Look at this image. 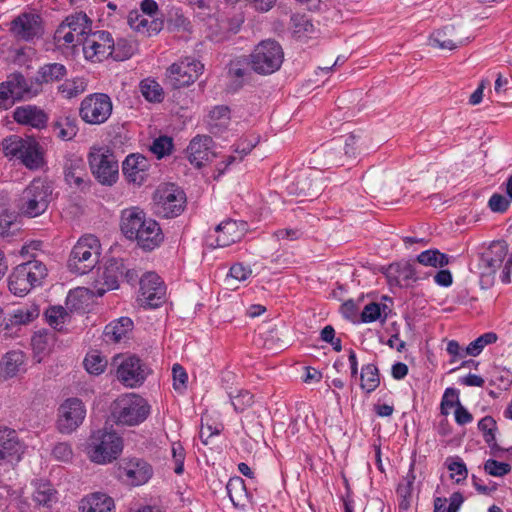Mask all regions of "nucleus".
Instances as JSON below:
<instances>
[{"label":"nucleus","instance_id":"1","mask_svg":"<svg viewBox=\"0 0 512 512\" xmlns=\"http://www.w3.org/2000/svg\"><path fill=\"white\" fill-rule=\"evenodd\" d=\"M120 228L127 239L135 240L144 251H152L164 240L158 222L147 218L143 210L132 207L122 211Z\"/></svg>","mask_w":512,"mask_h":512},{"label":"nucleus","instance_id":"2","mask_svg":"<svg viewBox=\"0 0 512 512\" xmlns=\"http://www.w3.org/2000/svg\"><path fill=\"white\" fill-rule=\"evenodd\" d=\"M52 199V183L47 179L35 178L21 192L17 208L21 215L34 218L46 212Z\"/></svg>","mask_w":512,"mask_h":512},{"label":"nucleus","instance_id":"3","mask_svg":"<svg viewBox=\"0 0 512 512\" xmlns=\"http://www.w3.org/2000/svg\"><path fill=\"white\" fill-rule=\"evenodd\" d=\"M362 301L355 302L350 299L344 302L340 308L343 317L354 319L359 316L358 320H386L396 315L394 299L387 295L371 300L361 308Z\"/></svg>","mask_w":512,"mask_h":512},{"label":"nucleus","instance_id":"4","mask_svg":"<svg viewBox=\"0 0 512 512\" xmlns=\"http://www.w3.org/2000/svg\"><path fill=\"white\" fill-rule=\"evenodd\" d=\"M123 450L122 438L112 430L99 429L89 437L87 454L96 464H108L116 460Z\"/></svg>","mask_w":512,"mask_h":512},{"label":"nucleus","instance_id":"5","mask_svg":"<svg viewBox=\"0 0 512 512\" xmlns=\"http://www.w3.org/2000/svg\"><path fill=\"white\" fill-rule=\"evenodd\" d=\"M42 91L34 87L33 80H28L21 72H13L0 83V111L12 108L17 102L30 100Z\"/></svg>","mask_w":512,"mask_h":512},{"label":"nucleus","instance_id":"6","mask_svg":"<svg viewBox=\"0 0 512 512\" xmlns=\"http://www.w3.org/2000/svg\"><path fill=\"white\" fill-rule=\"evenodd\" d=\"M101 244L98 238L88 234L81 237L74 245L68 259L71 272L84 275L92 271L99 262Z\"/></svg>","mask_w":512,"mask_h":512},{"label":"nucleus","instance_id":"7","mask_svg":"<svg viewBox=\"0 0 512 512\" xmlns=\"http://www.w3.org/2000/svg\"><path fill=\"white\" fill-rule=\"evenodd\" d=\"M150 409L146 399L135 393H128L114 401L112 416L117 424L135 426L147 419Z\"/></svg>","mask_w":512,"mask_h":512},{"label":"nucleus","instance_id":"8","mask_svg":"<svg viewBox=\"0 0 512 512\" xmlns=\"http://www.w3.org/2000/svg\"><path fill=\"white\" fill-rule=\"evenodd\" d=\"M248 58L249 65L255 73L270 75L281 68L284 51L277 41L267 39L257 44Z\"/></svg>","mask_w":512,"mask_h":512},{"label":"nucleus","instance_id":"9","mask_svg":"<svg viewBox=\"0 0 512 512\" xmlns=\"http://www.w3.org/2000/svg\"><path fill=\"white\" fill-rule=\"evenodd\" d=\"M91 297L87 289L71 290L64 305H50L43 310V320H60L83 316L90 305Z\"/></svg>","mask_w":512,"mask_h":512},{"label":"nucleus","instance_id":"10","mask_svg":"<svg viewBox=\"0 0 512 512\" xmlns=\"http://www.w3.org/2000/svg\"><path fill=\"white\" fill-rule=\"evenodd\" d=\"M153 199L155 213L164 218L177 217L186 207V194L174 184L158 188Z\"/></svg>","mask_w":512,"mask_h":512},{"label":"nucleus","instance_id":"11","mask_svg":"<svg viewBox=\"0 0 512 512\" xmlns=\"http://www.w3.org/2000/svg\"><path fill=\"white\" fill-rule=\"evenodd\" d=\"M112 110L113 104L107 94L92 93L81 101L79 116L87 124L100 125L109 119Z\"/></svg>","mask_w":512,"mask_h":512},{"label":"nucleus","instance_id":"12","mask_svg":"<svg viewBox=\"0 0 512 512\" xmlns=\"http://www.w3.org/2000/svg\"><path fill=\"white\" fill-rule=\"evenodd\" d=\"M113 365L117 366V379L126 387L134 388L143 384L150 370L148 366L137 356L113 358Z\"/></svg>","mask_w":512,"mask_h":512},{"label":"nucleus","instance_id":"13","mask_svg":"<svg viewBox=\"0 0 512 512\" xmlns=\"http://www.w3.org/2000/svg\"><path fill=\"white\" fill-rule=\"evenodd\" d=\"M139 305L144 309H155L166 301V286L155 272L145 273L139 281Z\"/></svg>","mask_w":512,"mask_h":512},{"label":"nucleus","instance_id":"14","mask_svg":"<svg viewBox=\"0 0 512 512\" xmlns=\"http://www.w3.org/2000/svg\"><path fill=\"white\" fill-rule=\"evenodd\" d=\"M89 165L99 183L111 186L117 181L118 161L109 150L100 148L90 152Z\"/></svg>","mask_w":512,"mask_h":512},{"label":"nucleus","instance_id":"15","mask_svg":"<svg viewBox=\"0 0 512 512\" xmlns=\"http://www.w3.org/2000/svg\"><path fill=\"white\" fill-rule=\"evenodd\" d=\"M471 41L468 29L462 23L447 24L433 32L429 37V44L439 49L454 50Z\"/></svg>","mask_w":512,"mask_h":512},{"label":"nucleus","instance_id":"16","mask_svg":"<svg viewBox=\"0 0 512 512\" xmlns=\"http://www.w3.org/2000/svg\"><path fill=\"white\" fill-rule=\"evenodd\" d=\"M202 70L203 65L198 60L186 57L167 69L166 82L173 89H179L194 83Z\"/></svg>","mask_w":512,"mask_h":512},{"label":"nucleus","instance_id":"17","mask_svg":"<svg viewBox=\"0 0 512 512\" xmlns=\"http://www.w3.org/2000/svg\"><path fill=\"white\" fill-rule=\"evenodd\" d=\"M86 409L79 398H68L58 408L57 428L63 434L75 431L84 421Z\"/></svg>","mask_w":512,"mask_h":512},{"label":"nucleus","instance_id":"18","mask_svg":"<svg viewBox=\"0 0 512 512\" xmlns=\"http://www.w3.org/2000/svg\"><path fill=\"white\" fill-rule=\"evenodd\" d=\"M81 45L86 59L101 62L113 52L111 47H114V40L109 32L100 30L91 32L82 39Z\"/></svg>","mask_w":512,"mask_h":512},{"label":"nucleus","instance_id":"19","mask_svg":"<svg viewBox=\"0 0 512 512\" xmlns=\"http://www.w3.org/2000/svg\"><path fill=\"white\" fill-rule=\"evenodd\" d=\"M9 32L17 40L31 41L43 34V21L35 13H22L10 22Z\"/></svg>","mask_w":512,"mask_h":512},{"label":"nucleus","instance_id":"20","mask_svg":"<svg viewBox=\"0 0 512 512\" xmlns=\"http://www.w3.org/2000/svg\"><path fill=\"white\" fill-rule=\"evenodd\" d=\"M13 119L19 125L43 130L48 126L49 115L41 107L27 104L14 109Z\"/></svg>","mask_w":512,"mask_h":512},{"label":"nucleus","instance_id":"21","mask_svg":"<svg viewBox=\"0 0 512 512\" xmlns=\"http://www.w3.org/2000/svg\"><path fill=\"white\" fill-rule=\"evenodd\" d=\"M23 445L14 429L0 428V466L19 461Z\"/></svg>","mask_w":512,"mask_h":512},{"label":"nucleus","instance_id":"22","mask_svg":"<svg viewBox=\"0 0 512 512\" xmlns=\"http://www.w3.org/2000/svg\"><path fill=\"white\" fill-rule=\"evenodd\" d=\"M213 139L208 135H197L187 147L188 160L196 168H201L213 157Z\"/></svg>","mask_w":512,"mask_h":512},{"label":"nucleus","instance_id":"23","mask_svg":"<svg viewBox=\"0 0 512 512\" xmlns=\"http://www.w3.org/2000/svg\"><path fill=\"white\" fill-rule=\"evenodd\" d=\"M64 179L73 188L84 191L89 188V176L82 158L71 157L64 163Z\"/></svg>","mask_w":512,"mask_h":512},{"label":"nucleus","instance_id":"24","mask_svg":"<svg viewBox=\"0 0 512 512\" xmlns=\"http://www.w3.org/2000/svg\"><path fill=\"white\" fill-rule=\"evenodd\" d=\"M149 160L141 154H131L122 164V172L129 183L142 185L148 176Z\"/></svg>","mask_w":512,"mask_h":512},{"label":"nucleus","instance_id":"25","mask_svg":"<svg viewBox=\"0 0 512 512\" xmlns=\"http://www.w3.org/2000/svg\"><path fill=\"white\" fill-rule=\"evenodd\" d=\"M246 232V223L237 222L235 220H226L221 222L215 228L216 233V247H227L238 241L244 236Z\"/></svg>","mask_w":512,"mask_h":512},{"label":"nucleus","instance_id":"26","mask_svg":"<svg viewBox=\"0 0 512 512\" xmlns=\"http://www.w3.org/2000/svg\"><path fill=\"white\" fill-rule=\"evenodd\" d=\"M26 360V355L21 350H11L5 353L0 361V382L25 373Z\"/></svg>","mask_w":512,"mask_h":512},{"label":"nucleus","instance_id":"27","mask_svg":"<svg viewBox=\"0 0 512 512\" xmlns=\"http://www.w3.org/2000/svg\"><path fill=\"white\" fill-rule=\"evenodd\" d=\"M50 127L56 137L62 141H70L78 133L77 119L69 112H62L57 115Z\"/></svg>","mask_w":512,"mask_h":512},{"label":"nucleus","instance_id":"28","mask_svg":"<svg viewBox=\"0 0 512 512\" xmlns=\"http://www.w3.org/2000/svg\"><path fill=\"white\" fill-rule=\"evenodd\" d=\"M114 508V500L101 492L91 493L79 503L80 512H114Z\"/></svg>","mask_w":512,"mask_h":512},{"label":"nucleus","instance_id":"29","mask_svg":"<svg viewBox=\"0 0 512 512\" xmlns=\"http://www.w3.org/2000/svg\"><path fill=\"white\" fill-rule=\"evenodd\" d=\"M67 75V68L61 63L44 64L37 71V75L33 81L34 87L42 89L43 84H51L59 82Z\"/></svg>","mask_w":512,"mask_h":512},{"label":"nucleus","instance_id":"30","mask_svg":"<svg viewBox=\"0 0 512 512\" xmlns=\"http://www.w3.org/2000/svg\"><path fill=\"white\" fill-rule=\"evenodd\" d=\"M127 481L134 486L145 484L152 475L151 466L140 459L129 461L124 468Z\"/></svg>","mask_w":512,"mask_h":512},{"label":"nucleus","instance_id":"31","mask_svg":"<svg viewBox=\"0 0 512 512\" xmlns=\"http://www.w3.org/2000/svg\"><path fill=\"white\" fill-rule=\"evenodd\" d=\"M508 254V244L504 240L493 241L483 254L482 261L491 272L499 269Z\"/></svg>","mask_w":512,"mask_h":512},{"label":"nucleus","instance_id":"32","mask_svg":"<svg viewBox=\"0 0 512 512\" xmlns=\"http://www.w3.org/2000/svg\"><path fill=\"white\" fill-rule=\"evenodd\" d=\"M33 487L32 500L35 505L51 508L58 502V492L50 482L38 480L33 482Z\"/></svg>","mask_w":512,"mask_h":512},{"label":"nucleus","instance_id":"33","mask_svg":"<svg viewBox=\"0 0 512 512\" xmlns=\"http://www.w3.org/2000/svg\"><path fill=\"white\" fill-rule=\"evenodd\" d=\"M127 21L133 30L147 37L157 34L163 28L162 21L154 19L149 22L148 19L137 10H133L129 13Z\"/></svg>","mask_w":512,"mask_h":512},{"label":"nucleus","instance_id":"34","mask_svg":"<svg viewBox=\"0 0 512 512\" xmlns=\"http://www.w3.org/2000/svg\"><path fill=\"white\" fill-rule=\"evenodd\" d=\"M17 268L18 271L25 274L24 278H27L31 288L42 285L48 273L45 264L36 259L19 264Z\"/></svg>","mask_w":512,"mask_h":512},{"label":"nucleus","instance_id":"35","mask_svg":"<svg viewBox=\"0 0 512 512\" xmlns=\"http://www.w3.org/2000/svg\"><path fill=\"white\" fill-rule=\"evenodd\" d=\"M123 270L124 266L121 262L117 260H111L100 276V280L106 289L99 288L97 289L96 294L98 296H102L106 290L117 289L119 287V279L123 276L124 273Z\"/></svg>","mask_w":512,"mask_h":512},{"label":"nucleus","instance_id":"36","mask_svg":"<svg viewBox=\"0 0 512 512\" xmlns=\"http://www.w3.org/2000/svg\"><path fill=\"white\" fill-rule=\"evenodd\" d=\"M64 20L66 21L69 30H71L78 39L77 43L79 45L82 44V39H85L86 36H88L92 32L91 20L83 12H76L74 14H71L67 16Z\"/></svg>","mask_w":512,"mask_h":512},{"label":"nucleus","instance_id":"37","mask_svg":"<svg viewBox=\"0 0 512 512\" xmlns=\"http://www.w3.org/2000/svg\"><path fill=\"white\" fill-rule=\"evenodd\" d=\"M54 340V333L46 330H40L33 335L31 345L36 362L40 363L43 357L50 352Z\"/></svg>","mask_w":512,"mask_h":512},{"label":"nucleus","instance_id":"38","mask_svg":"<svg viewBox=\"0 0 512 512\" xmlns=\"http://www.w3.org/2000/svg\"><path fill=\"white\" fill-rule=\"evenodd\" d=\"M19 159L30 170L41 168L44 164V158L39 143L28 141Z\"/></svg>","mask_w":512,"mask_h":512},{"label":"nucleus","instance_id":"39","mask_svg":"<svg viewBox=\"0 0 512 512\" xmlns=\"http://www.w3.org/2000/svg\"><path fill=\"white\" fill-rule=\"evenodd\" d=\"M478 429L482 432L485 443L490 447L493 454L502 451L496 442L497 424L492 416H485L478 422Z\"/></svg>","mask_w":512,"mask_h":512},{"label":"nucleus","instance_id":"40","mask_svg":"<svg viewBox=\"0 0 512 512\" xmlns=\"http://www.w3.org/2000/svg\"><path fill=\"white\" fill-rule=\"evenodd\" d=\"M134 322H109L103 331L104 338L107 342L118 343L125 339L129 332L133 329Z\"/></svg>","mask_w":512,"mask_h":512},{"label":"nucleus","instance_id":"41","mask_svg":"<svg viewBox=\"0 0 512 512\" xmlns=\"http://www.w3.org/2000/svg\"><path fill=\"white\" fill-rule=\"evenodd\" d=\"M345 146L339 140V138H335L329 143H327L324 147V154L329 161V163L334 164L336 166H344L349 159L348 156L344 155Z\"/></svg>","mask_w":512,"mask_h":512},{"label":"nucleus","instance_id":"42","mask_svg":"<svg viewBox=\"0 0 512 512\" xmlns=\"http://www.w3.org/2000/svg\"><path fill=\"white\" fill-rule=\"evenodd\" d=\"M360 379V386L364 391H366V393L375 391L380 385V377L377 366L374 364L364 365L362 367Z\"/></svg>","mask_w":512,"mask_h":512},{"label":"nucleus","instance_id":"43","mask_svg":"<svg viewBox=\"0 0 512 512\" xmlns=\"http://www.w3.org/2000/svg\"><path fill=\"white\" fill-rule=\"evenodd\" d=\"M87 88L86 80L82 77L66 79L58 86V92L67 99L77 97L82 94Z\"/></svg>","mask_w":512,"mask_h":512},{"label":"nucleus","instance_id":"44","mask_svg":"<svg viewBox=\"0 0 512 512\" xmlns=\"http://www.w3.org/2000/svg\"><path fill=\"white\" fill-rule=\"evenodd\" d=\"M296 185L298 186V194L306 197H314L322 189L319 178L304 174L297 177Z\"/></svg>","mask_w":512,"mask_h":512},{"label":"nucleus","instance_id":"45","mask_svg":"<svg viewBox=\"0 0 512 512\" xmlns=\"http://www.w3.org/2000/svg\"><path fill=\"white\" fill-rule=\"evenodd\" d=\"M140 90L143 97L149 102L160 103L164 99L163 88L154 79L146 78L142 80Z\"/></svg>","mask_w":512,"mask_h":512},{"label":"nucleus","instance_id":"46","mask_svg":"<svg viewBox=\"0 0 512 512\" xmlns=\"http://www.w3.org/2000/svg\"><path fill=\"white\" fill-rule=\"evenodd\" d=\"M418 263L425 265V266H431V267H444L448 265L449 263V257L448 255L441 253L437 249H429L426 251L421 252L417 256Z\"/></svg>","mask_w":512,"mask_h":512},{"label":"nucleus","instance_id":"47","mask_svg":"<svg viewBox=\"0 0 512 512\" xmlns=\"http://www.w3.org/2000/svg\"><path fill=\"white\" fill-rule=\"evenodd\" d=\"M25 274L18 271L17 266L11 272L8 278L9 290L17 296L26 295L32 288L28 284L27 278H24Z\"/></svg>","mask_w":512,"mask_h":512},{"label":"nucleus","instance_id":"48","mask_svg":"<svg viewBox=\"0 0 512 512\" xmlns=\"http://www.w3.org/2000/svg\"><path fill=\"white\" fill-rule=\"evenodd\" d=\"M342 144L345 146L344 155L348 156L349 159H354L358 154H360L364 141L360 134H356L354 132L338 137Z\"/></svg>","mask_w":512,"mask_h":512},{"label":"nucleus","instance_id":"49","mask_svg":"<svg viewBox=\"0 0 512 512\" xmlns=\"http://www.w3.org/2000/svg\"><path fill=\"white\" fill-rule=\"evenodd\" d=\"M497 339L498 336L494 332L484 333L469 343V345L465 349V355L476 357L483 351V349L487 345L495 343Z\"/></svg>","mask_w":512,"mask_h":512},{"label":"nucleus","instance_id":"50","mask_svg":"<svg viewBox=\"0 0 512 512\" xmlns=\"http://www.w3.org/2000/svg\"><path fill=\"white\" fill-rule=\"evenodd\" d=\"M83 364L88 373L100 375L105 371L107 360L98 351H91L87 353Z\"/></svg>","mask_w":512,"mask_h":512},{"label":"nucleus","instance_id":"51","mask_svg":"<svg viewBox=\"0 0 512 512\" xmlns=\"http://www.w3.org/2000/svg\"><path fill=\"white\" fill-rule=\"evenodd\" d=\"M42 312L41 304L36 302L28 303L9 313L8 316L15 320H36Z\"/></svg>","mask_w":512,"mask_h":512},{"label":"nucleus","instance_id":"52","mask_svg":"<svg viewBox=\"0 0 512 512\" xmlns=\"http://www.w3.org/2000/svg\"><path fill=\"white\" fill-rule=\"evenodd\" d=\"M27 142V140H24L23 138L16 135L5 138L2 143L4 155L11 158L16 157L19 159L20 154L26 147Z\"/></svg>","mask_w":512,"mask_h":512},{"label":"nucleus","instance_id":"53","mask_svg":"<svg viewBox=\"0 0 512 512\" xmlns=\"http://www.w3.org/2000/svg\"><path fill=\"white\" fill-rule=\"evenodd\" d=\"M135 44L124 38L118 39L114 42V47H111L113 52L110 54L115 60L123 61L129 59L135 52Z\"/></svg>","mask_w":512,"mask_h":512},{"label":"nucleus","instance_id":"54","mask_svg":"<svg viewBox=\"0 0 512 512\" xmlns=\"http://www.w3.org/2000/svg\"><path fill=\"white\" fill-rule=\"evenodd\" d=\"M77 38L64 20L54 33V41L59 47L77 46Z\"/></svg>","mask_w":512,"mask_h":512},{"label":"nucleus","instance_id":"55","mask_svg":"<svg viewBox=\"0 0 512 512\" xmlns=\"http://www.w3.org/2000/svg\"><path fill=\"white\" fill-rule=\"evenodd\" d=\"M230 500L235 506H238L241 500L246 497V488L242 478H231L226 485Z\"/></svg>","mask_w":512,"mask_h":512},{"label":"nucleus","instance_id":"56","mask_svg":"<svg viewBox=\"0 0 512 512\" xmlns=\"http://www.w3.org/2000/svg\"><path fill=\"white\" fill-rule=\"evenodd\" d=\"M231 403L237 412H243L251 407L254 400L253 395L247 390H239L236 395L229 393Z\"/></svg>","mask_w":512,"mask_h":512},{"label":"nucleus","instance_id":"57","mask_svg":"<svg viewBox=\"0 0 512 512\" xmlns=\"http://www.w3.org/2000/svg\"><path fill=\"white\" fill-rule=\"evenodd\" d=\"M173 148V140L168 136H160L153 141L151 151L157 155V158H162L169 155Z\"/></svg>","mask_w":512,"mask_h":512},{"label":"nucleus","instance_id":"58","mask_svg":"<svg viewBox=\"0 0 512 512\" xmlns=\"http://www.w3.org/2000/svg\"><path fill=\"white\" fill-rule=\"evenodd\" d=\"M511 465L504 462H498L494 459H488L484 464V470L491 476L502 477L511 471Z\"/></svg>","mask_w":512,"mask_h":512},{"label":"nucleus","instance_id":"59","mask_svg":"<svg viewBox=\"0 0 512 512\" xmlns=\"http://www.w3.org/2000/svg\"><path fill=\"white\" fill-rule=\"evenodd\" d=\"M510 204L511 200L499 193H494L488 201V207L495 213H505L509 209Z\"/></svg>","mask_w":512,"mask_h":512},{"label":"nucleus","instance_id":"60","mask_svg":"<svg viewBox=\"0 0 512 512\" xmlns=\"http://www.w3.org/2000/svg\"><path fill=\"white\" fill-rule=\"evenodd\" d=\"M246 65H249V58L230 61L228 65L229 75L236 79H242L246 75Z\"/></svg>","mask_w":512,"mask_h":512},{"label":"nucleus","instance_id":"61","mask_svg":"<svg viewBox=\"0 0 512 512\" xmlns=\"http://www.w3.org/2000/svg\"><path fill=\"white\" fill-rule=\"evenodd\" d=\"M172 375H173V386L175 390H183L186 388V384L188 381V375L185 369L178 363L174 364L172 367Z\"/></svg>","mask_w":512,"mask_h":512},{"label":"nucleus","instance_id":"62","mask_svg":"<svg viewBox=\"0 0 512 512\" xmlns=\"http://www.w3.org/2000/svg\"><path fill=\"white\" fill-rule=\"evenodd\" d=\"M172 455H173V459L175 462L174 472L176 474L180 475L184 471V459H185L184 448L179 443H173Z\"/></svg>","mask_w":512,"mask_h":512},{"label":"nucleus","instance_id":"63","mask_svg":"<svg viewBox=\"0 0 512 512\" xmlns=\"http://www.w3.org/2000/svg\"><path fill=\"white\" fill-rule=\"evenodd\" d=\"M52 455L60 461H68L72 458L73 452L71 446L66 442L57 443L52 449Z\"/></svg>","mask_w":512,"mask_h":512},{"label":"nucleus","instance_id":"64","mask_svg":"<svg viewBox=\"0 0 512 512\" xmlns=\"http://www.w3.org/2000/svg\"><path fill=\"white\" fill-rule=\"evenodd\" d=\"M448 469L451 471V477L454 478L456 475V482L459 483L461 480L467 477L468 471L466 465L461 460H451L448 464Z\"/></svg>","mask_w":512,"mask_h":512}]
</instances>
